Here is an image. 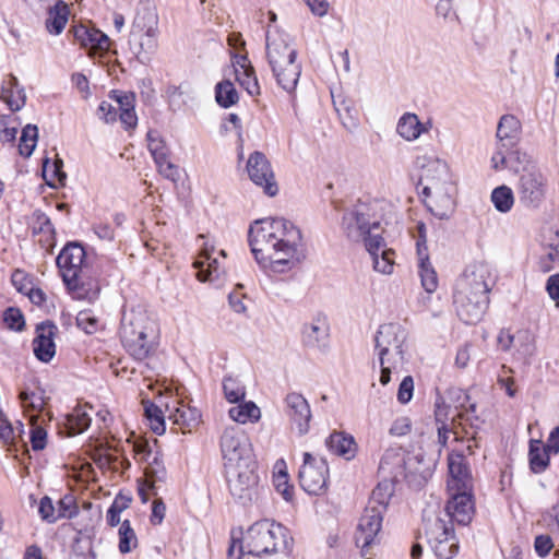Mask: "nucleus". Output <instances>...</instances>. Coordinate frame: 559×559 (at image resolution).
Masks as SVG:
<instances>
[{
    "label": "nucleus",
    "mask_w": 559,
    "mask_h": 559,
    "mask_svg": "<svg viewBox=\"0 0 559 559\" xmlns=\"http://www.w3.org/2000/svg\"><path fill=\"white\" fill-rule=\"evenodd\" d=\"M247 171L250 179L261 187L265 194L274 197L278 192L274 173L266 156L259 151L250 154L247 162Z\"/></svg>",
    "instance_id": "15"
},
{
    "label": "nucleus",
    "mask_w": 559,
    "mask_h": 559,
    "mask_svg": "<svg viewBox=\"0 0 559 559\" xmlns=\"http://www.w3.org/2000/svg\"><path fill=\"white\" fill-rule=\"evenodd\" d=\"M38 139V128L35 124H26L22 129L19 151L22 156L29 157L35 150Z\"/></svg>",
    "instance_id": "42"
},
{
    "label": "nucleus",
    "mask_w": 559,
    "mask_h": 559,
    "mask_svg": "<svg viewBox=\"0 0 559 559\" xmlns=\"http://www.w3.org/2000/svg\"><path fill=\"white\" fill-rule=\"evenodd\" d=\"M3 321L9 329L14 331H22L25 326L23 313L14 307H10L4 311Z\"/></svg>",
    "instance_id": "52"
},
{
    "label": "nucleus",
    "mask_w": 559,
    "mask_h": 559,
    "mask_svg": "<svg viewBox=\"0 0 559 559\" xmlns=\"http://www.w3.org/2000/svg\"><path fill=\"white\" fill-rule=\"evenodd\" d=\"M476 404L471 403L468 406H465L464 403H461L460 406H456L459 409L457 414L452 418L456 419V424L461 427L462 431L467 435L466 426L468 425L472 429H478L480 420L476 415Z\"/></svg>",
    "instance_id": "38"
},
{
    "label": "nucleus",
    "mask_w": 559,
    "mask_h": 559,
    "mask_svg": "<svg viewBox=\"0 0 559 559\" xmlns=\"http://www.w3.org/2000/svg\"><path fill=\"white\" fill-rule=\"evenodd\" d=\"M248 240L257 262L273 272L290 269L297 257L302 236L298 227L283 218L255 221L248 231Z\"/></svg>",
    "instance_id": "1"
},
{
    "label": "nucleus",
    "mask_w": 559,
    "mask_h": 559,
    "mask_svg": "<svg viewBox=\"0 0 559 559\" xmlns=\"http://www.w3.org/2000/svg\"><path fill=\"white\" fill-rule=\"evenodd\" d=\"M406 331L397 323L380 325L376 337V348L379 350L381 367L380 383L386 385L391 381L392 370L405 364L404 344Z\"/></svg>",
    "instance_id": "4"
},
{
    "label": "nucleus",
    "mask_w": 559,
    "mask_h": 559,
    "mask_svg": "<svg viewBox=\"0 0 559 559\" xmlns=\"http://www.w3.org/2000/svg\"><path fill=\"white\" fill-rule=\"evenodd\" d=\"M360 241H364L365 247L370 253L371 258L377 257L381 248L384 246L382 236L376 231H370Z\"/></svg>",
    "instance_id": "57"
},
{
    "label": "nucleus",
    "mask_w": 559,
    "mask_h": 559,
    "mask_svg": "<svg viewBox=\"0 0 559 559\" xmlns=\"http://www.w3.org/2000/svg\"><path fill=\"white\" fill-rule=\"evenodd\" d=\"M383 514L374 508H365L355 533V543L361 549V556L368 555L370 547L379 542Z\"/></svg>",
    "instance_id": "13"
},
{
    "label": "nucleus",
    "mask_w": 559,
    "mask_h": 559,
    "mask_svg": "<svg viewBox=\"0 0 559 559\" xmlns=\"http://www.w3.org/2000/svg\"><path fill=\"white\" fill-rule=\"evenodd\" d=\"M131 496L118 493L107 510V522L110 526H117L120 523V513L130 507Z\"/></svg>",
    "instance_id": "44"
},
{
    "label": "nucleus",
    "mask_w": 559,
    "mask_h": 559,
    "mask_svg": "<svg viewBox=\"0 0 559 559\" xmlns=\"http://www.w3.org/2000/svg\"><path fill=\"white\" fill-rule=\"evenodd\" d=\"M158 32H131L129 45L130 50L142 64L151 61L158 48Z\"/></svg>",
    "instance_id": "22"
},
{
    "label": "nucleus",
    "mask_w": 559,
    "mask_h": 559,
    "mask_svg": "<svg viewBox=\"0 0 559 559\" xmlns=\"http://www.w3.org/2000/svg\"><path fill=\"white\" fill-rule=\"evenodd\" d=\"M521 129V122L515 116L503 115L497 127V147L507 150L515 147L520 140Z\"/></svg>",
    "instance_id": "24"
},
{
    "label": "nucleus",
    "mask_w": 559,
    "mask_h": 559,
    "mask_svg": "<svg viewBox=\"0 0 559 559\" xmlns=\"http://www.w3.org/2000/svg\"><path fill=\"white\" fill-rule=\"evenodd\" d=\"M255 468V461L249 466L243 464L242 467L226 468L230 495L242 506H247L259 496V476Z\"/></svg>",
    "instance_id": "7"
},
{
    "label": "nucleus",
    "mask_w": 559,
    "mask_h": 559,
    "mask_svg": "<svg viewBox=\"0 0 559 559\" xmlns=\"http://www.w3.org/2000/svg\"><path fill=\"white\" fill-rule=\"evenodd\" d=\"M548 252L540 257L539 269L543 272H549L555 267H559V230L552 233L547 243Z\"/></svg>",
    "instance_id": "39"
},
{
    "label": "nucleus",
    "mask_w": 559,
    "mask_h": 559,
    "mask_svg": "<svg viewBox=\"0 0 559 559\" xmlns=\"http://www.w3.org/2000/svg\"><path fill=\"white\" fill-rule=\"evenodd\" d=\"M394 486L391 481L383 480L372 490L367 507L377 509V511L386 512L388 504L393 496Z\"/></svg>",
    "instance_id": "37"
},
{
    "label": "nucleus",
    "mask_w": 559,
    "mask_h": 559,
    "mask_svg": "<svg viewBox=\"0 0 559 559\" xmlns=\"http://www.w3.org/2000/svg\"><path fill=\"white\" fill-rule=\"evenodd\" d=\"M225 397L230 403L242 402L246 395L245 386L234 377H225L223 380Z\"/></svg>",
    "instance_id": "47"
},
{
    "label": "nucleus",
    "mask_w": 559,
    "mask_h": 559,
    "mask_svg": "<svg viewBox=\"0 0 559 559\" xmlns=\"http://www.w3.org/2000/svg\"><path fill=\"white\" fill-rule=\"evenodd\" d=\"M325 444L329 451L343 456L346 460H350L355 456L357 445L355 439L350 435L335 431L330 435Z\"/></svg>",
    "instance_id": "31"
},
{
    "label": "nucleus",
    "mask_w": 559,
    "mask_h": 559,
    "mask_svg": "<svg viewBox=\"0 0 559 559\" xmlns=\"http://www.w3.org/2000/svg\"><path fill=\"white\" fill-rule=\"evenodd\" d=\"M276 490L283 496L286 501L293 499V487L288 485V474L286 471H280L275 476Z\"/></svg>",
    "instance_id": "60"
},
{
    "label": "nucleus",
    "mask_w": 559,
    "mask_h": 559,
    "mask_svg": "<svg viewBox=\"0 0 559 559\" xmlns=\"http://www.w3.org/2000/svg\"><path fill=\"white\" fill-rule=\"evenodd\" d=\"M277 85L288 94H292L297 86L301 74V66L296 61L283 62L270 66Z\"/></svg>",
    "instance_id": "26"
},
{
    "label": "nucleus",
    "mask_w": 559,
    "mask_h": 559,
    "mask_svg": "<svg viewBox=\"0 0 559 559\" xmlns=\"http://www.w3.org/2000/svg\"><path fill=\"white\" fill-rule=\"evenodd\" d=\"M424 527L426 539L439 559H452L457 554L459 540L456 536L438 539V536L445 534L442 519L435 518L433 520H425Z\"/></svg>",
    "instance_id": "16"
},
{
    "label": "nucleus",
    "mask_w": 559,
    "mask_h": 559,
    "mask_svg": "<svg viewBox=\"0 0 559 559\" xmlns=\"http://www.w3.org/2000/svg\"><path fill=\"white\" fill-rule=\"evenodd\" d=\"M346 237L354 242H359L370 231L380 229V221L376 216V203L358 200L346 209L341 223Z\"/></svg>",
    "instance_id": "5"
},
{
    "label": "nucleus",
    "mask_w": 559,
    "mask_h": 559,
    "mask_svg": "<svg viewBox=\"0 0 559 559\" xmlns=\"http://www.w3.org/2000/svg\"><path fill=\"white\" fill-rule=\"evenodd\" d=\"M221 451L225 468L252 465L254 460L252 445L246 435L235 427H228L221 437Z\"/></svg>",
    "instance_id": "6"
},
{
    "label": "nucleus",
    "mask_w": 559,
    "mask_h": 559,
    "mask_svg": "<svg viewBox=\"0 0 559 559\" xmlns=\"http://www.w3.org/2000/svg\"><path fill=\"white\" fill-rule=\"evenodd\" d=\"M265 50L269 66L296 61L297 59V50L293 45V39L288 34L277 28L266 31Z\"/></svg>",
    "instance_id": "14"
},
{
    "label": "nucleus",
    "mask_w": 559,
    "mask_h": 559,
    "mask_svg": "<svg viewBox=\"0 0 559 559\" xmlns=\"http://www.w3.org/2000/svg\"><path fill=\"white\" fill-rule=\"evenodd\" d=\"M0 99L8 105L11 111H19L25 105V91L20 86L17 79L13 74H9L7 80L3 81Z\"/></svg>",
    "instance_id": "27"
},
{
    "label": "nucleus",
    "mask_w": 559,
    "mask_h": 559,
    "mask_svg": "<svg viewBox=\"0 0 559 559\" xmlns=\"http://www.w3.org/2000/svg\"><path fill=\"white\" fill-rule=\"evenodd\" d=\"M74 37L84 47L97 49L98 51H107L109 49V37L99 29L88 28L84 25L75 26Z\"/></svg>",
    "instance_id": "28"
},
{
    "label": "nucleus",
    "mask_w": 559,
    "mask_h": 559,
    "mask_svg": "<svg viewBox=\"0 0 559 559\" xmlns=\"http://www.w3.org/2000/svg\"><path fill=\"white\" fill-rule=\"evenodd\" d=\"M423 157V160H426ZM417 165L423 168L419 185L423 186L421 193L424 195L440 194L451 186L449 167L445 162L438 158H429L428 163H421V158L417 159Z\"/></svg>",
    "instance_id": "11"
},
{
    "label": "nucleus",
    "mask_w": 559,
    "mask_h": 559,
    "mask_svg": "<svg viewBox=\"0 0 559 559\" xmlns=\"http://www.w3.org/2000/svg\"><path fill=\"white\" fill-rule=\"evenodd\" d=\"M430 200L427 202L429 211L439 219H448L454 211V200L450 189L445 188L440 194L426 195Z\"/></svg>",
    "instance_id": "34"
},
{
    "label": "nucleus",
    "mask_w": 559,
    "mask_h": 559,
    "mask_svg": "<svg viewBox=\"0 0 559 559\" xmlns=\"http://www.w3.org/2000/svg\"><path fill=\"white\" fill-rule=\"evenodd\" d=\"M391 254H393L392 251L382 250L381 257H379V254L373 257L372 261L374 270L383 274H390L393 270V261L391 259Z\"/></svg>",
    "instance_id": "58"
},
{
    "label": "nucleus",
    "mask_w": 559,
    "mask_h": 559,
    "mask_svg": "<svg viewBox=\"0 0 559 559\" xmlns=\"http://www.w3.org/2000/svg\"><path fill=\"white\" fill-rule=\"evenodd\" d=\"M19 397L23 407L26 409L41 411L44 408L45 402L43 396L35 392L23 390L20 392Z\"/></svg>",
    "instance_id": "54"
},
{
    "label": "nucleus",
    "mask_w": 559,
    "mask_h": 559,
    "mask_svg": "<svg viewBox=\"0 0 559 559\" xmlns=\"http://www.w3.org/2000/svg\"><path fill=\"white\" fill-rule=\"evenodd\" d=\"M155 337V323L143 308L136 307L123 311L120 338L130 356L139 361L146 359L154 352Z\"/></svg>",
    "instance_id": "2"
},
{
    "label": "nucleus",
    "mask_w": 559,
    "mask_h": 559,
    "mask_svg": "<svg viewBox=\"0 0 559 559\" xmlns=\"http://www.w3.org/2000/svg\"><path fill=\"white\" fill-rule=\"evenodd\" d=\"M69 5L63 0H58L48 9L46 28L52 35H59L64 29L69 19Z\"/></svg>",
    "instance_id": "33"
},
{
    "label": "nucleus",
    "mask_w": 559,
    "mask_h": 559,
    "mask_svg": "<svg viewBox=\"0 0 559 559\" xmlns=\"http://www.w3.org/2000/svg\"><path fill=\"white\" fill-rule=\"evenodd\" d=\"M287 415L290 421L296 425L298 433H308L311 420V409L308 401L296 392L288 393L285 397Z\"/></svg>",
    "instance_id": "21"
},
{
    "label": "nucleus",
    "mask_w": 559,
    "mask_h": 559,
    "mask_svg": "<svg viewBox=\"0 0 559 559\" xmlns=\"http://www.w3.org/2000/svg\"><path fill=\"white\" fill-rule=\"evenodd\" d=\"M57 325L51 321H44L36 326V336L33 341V352L35 357L49 362L56 354L55 336Z\"/></svg>",
    "instance_id": "20"
},
{
    "label": "nucleus",
    "mask_w": 559,
    "mask_h": 559,
    "mask_svg": "<svg viewBox=\"0 0 559 559\" xmlns=\"http://www.w3.org/2000/svg\"><path fill=\"white\" fill-rule=\"evenodd\" d=\"M329 466L325 459H316L309 452L304 453V464L299 469V484L309 495L319 496L328 487Z\"/></svg>",
    "instance_id": "10"
},
{
    "label": "nucleus",
    "mask_w": 559,
    "mask_h": 559,
    "mask_svg": "<svg viewBox=\"0 0 559 559\" xmlns=\"http://www.w3.org/2000/svg\"><path fill=\"white\" fill-rule=\"evenodd\" d=\"M518 193L525 207H539L546 195V178L538 168H530V171L521 174Z\"/></svg>",
    "instance_id": "12"
},
{
    "label": "nucleus",
    "mask_w": 559,
    "mask_h": 559,
    "mask_svg": "<svg viewBox=\"0 0 559 559\" xmlns=\"http://www.w3.org/2000/svg\"><path fill=\"white\" fill-rule=\"evenodd\" d=\"M490 200L498 212L508 213L513 207L514 194L510 187L502 185L492 190Z\"/></svg>",
    "instance_id": "41"
},
{
    "label": "nucleus",
    "mask_w": 559,
    "mask_h": 559,
    "mask_svg": "<svg viewBox=\"0 0 559 559\" xmlns=\"http://www.w3.org/2000/svg\"><path fill=\"white\" fill-rule=\"evenodd\" d=\"M86 252L83 246L76 241L67 243L56 259L66 286L71 290L82 288L81 274Z\"/></svg>",
    "instance_id": "8"
},
{
    "label": "nucleus",
    "mask_w": 559,
    "mask_h": 559,
    "mask_svg": "<svg viewBox=\"0 0 559 559\" xmlns=\"http://www.w3.org/2000/svg\"><path fill=\"white\" fill-rule=\"evenodd\" d=\"M166 469L163 466L162 462L159 461L158 456L155 455L153 461L150 462L147 468H146V476L151 478L152 483L155 484L156 481H165L166 479Z\"/></svg>",
    "instance_id": "59"
},
{
    "label": "nucleus",
    "mask_w": 559,
    "mask_h": 559,
    "mask_svg": "<svg viewBox=\"0 0 559 559\" xmlns=\"http://www.w3.org/2000/svg\"><path fill=\"white\" fill-rule=\"evenodd\" d=\"M418 273L421 280V285L427 293H433L438 287V276L437 273L431 265V263L428 264H421L418 265Z\"/></svg>",
    "instance_id": "50"
},
{
    "label": "nucleus",
    "mask_w": 559,
    "mask_h": 559,
    "mask_svg": "<svg viewBox=\"0 0 559 559\" xmlns=\"http://www.w3.org/2000/svg\"><path fill=\"white\" fill-rule=\"evenodd\" d=\"M491 166L495 170L508 168L514 173L530 171V168H537L531 156L519 148L497 147L491 157Z\"/></svg>",
    "instance_id": "18"
},
{
    "label": "nucleus",
    "mask_w": 559,
    "mask_h": 559,
    "mask_svg": "<svg viewBox=\"0 0 559 559\" xmlns=\"http://www.w3.org/2000/svg\"><path fill=\"white\" fill-rule=\"evenodd\" d=\"M453 491L445 506L447 515L450 518L449 522L467 525L471 523L475 511L472 490Z\"/></svg>",
    "instance_id": "19"
},
{
    "label": "nucleus",
    "mask_w": 559,
    "mask_h": 559,
    "mask_svg": "<svg viewBox=\"0 0 559 559\" xmlns=\"http://www.w3.org/2000/svg\"><path fill=\"white\" fill-rule=\"evenodd\" d=\"M414 392V380L411 376H406L400 383L397 390V401L401 404L408 403L413 397Z\"/></svg>",
    "instance_id": "62"
},
{
    "label": "nucleus",
    "mask_w": 559,
    "mask_h": 559,
    "mask_svg": "<svg viewBox=\"0 0 559 559\" xmlns=\"http://www.w3.org/2000/svg\"><path fill=\"white\" fill-rule=\"evenodd\" d=\"M215 99L223 108H229L238 103L239 96L234 83L223 80L215 86Z\"/></svg>",
    "instance_id": "40"
},
{
    "label": "nucleus",
    "mask_w": 559,
    "mask_h": 559,
    "mask_svg": "<svg viewBox=\"0 0 559 559\" xmlns=\"http://www.w3.org/2000/svg\"><path fill=\"white\" fill-rule=\"evenodd\" d=\"M229 411V417L239 424H246L248 421L255 423L261 417V411L254 402H242L236 403Z\"/></svg>",
    "instance_id": "36"
},
{
    "label": "nucleus",
    "mask_w": 559,
    "mask_h": 559,
    "mask_svg": "<svg viewBox=\"0 0 559 559\" xmlns=\"http://www.w3.org/2000/svg\"><path fill=\"white\" fill-rule=\"evenodd\" d=\"M193 266L198 269V277L200 281H212L218 278L221 274L219 264L216 259L206 257L205 260H197Z\"/></svg>",
    "instance_id": "43"
},
{
    "label": "nucleus",
    "mask_w": 559,
    "mask_h": 559,
    "mask_svg": "<svg viewBox=\"0 0 559 559\" xmlns=\"http://www.w3.org/2000/svg\"><path fill=\"white\" fill-rule=\"evenodd\" d=\"M550 453L555 452L552 449H549V438L546 444H543L539 440H531L528 450L531 471L535 474L544 472L549 465Z\"/></svg>",
    "instance_id": "30"
},
{
    "label": "nucleus",
    "mask_w": 559,
    "mask_h": 559,
    "mask_svg": "<svg viewBox=\"0 0 559 559\" xmlns=\"http://www.w3.org/2000/svg\"><path fill=\"white\" fill-rule=\"evenodd\" d=\"M248 555L243 537L237 538L234 533L231 534L230 545L227 550L228 559H241L242 556Z\"/></svg>",
    "instance_id": "64"
},
{
    "label": "nucleus",
    "mask_w": 559,
    "mask_h": 559,
    "mask_svg": "<svg viewBox=\"0 0 559 559\" xmlns=\"http://www.w3.org/2000/svg\"><path fill=\"white\" fill-rule=\"evenodd\" d=\"M155 164L157 166L158 173L163 177L171 181H177L179 178L178 167L169 160V156L163 158V160H157Z\"/></svg>",
    "instance_id": "61"
},
{
    "label": "nucleus",
    "mask_w": 559,
    "mask_h": 559,
    "mask_svg": "<svg viewBox=\"0 0 559 559\" xmlns=\"http://www.w3.org/2000/svg\"><path fill=\"white\" fill-rule=\"evenodd\" d=\"M201 414L197 408L186 406H175L173 411L169 409L168 419L174 425L180 427L182 433L190 432L192 428L197 427L200 423Z\"/></svg>",
    "instance_id": "29"
},
{
    "label": "nucleus",
    "mask_w": 559,
    "mask_h": 559,
    "mask_svg": "<svg viewBox=\"0 0 559 559\" xmlns=\"http://www.w3.org/2000/svg\"><path fill=\"white\" fill-rule=\"evenodd\" d=\"M62 160L57 159L52 164H50V159L46 157L43 162V174L46 182L50 187H55L52 180H58L62 182L66 179V174L62 171Z\"/></svg>",
    "instance_id": "48"
},
{
    "label": "nucleus",
    "mask_w": 559,
    "mask_h": 559,
    "mask_svg": "<svg viewBox=\"0 0 559 559\" xmlns=\"http://www.w3.org/2000/svg\"><path fill=\"white\" fill-rule=\"evenodd\" d=\"M147 139V148L156 163L157 160H163V158L169 156L168 147L165 141L159 136L157 131L150 130L146 134Z\"/></svg>",
    "instance_id": "45"
},
{
    "label": "nucleus",
    "mask_w": 559,
    "mask_h": 559,
    "mask_svg": "<svg viewBox=\"0 0 559 559\" xmlns=\"http://www.w3.org/2000/svg\"><path fill=\"white\" fill-rule=\"evenodd\" d=\"M97 319L86 311H81L76 317L78 326L87 334H92L97 330Z\"/></svg>",
    "instance_id": "63"
},
{
    "label": "nucleus",
    "mask_w": 559,
    "mask_h": 559,
    "mask_svg": "<svg viewBox=\"0 0 559 559\" xmlns=\"http://www.w3.org/2000/svg\"><path fill=\"white\" fill-rule=\"evenodd\" d=\"M330 335V326L325 318H314L302 328V344L309 348H325Z\"/></svg>",
    "instance_id": "25"
},
{
    "label": "nucleus",
    "mask_w": 559,
    "mask_h": 559,
    "mask_svg": "<svg viewBox=\"0 0 559 559\" xmlns=\"http://www.w3.org/2000/svg\"><path fill=\"white\" fill-rule=\"evenodd\" d=\"M136 536L131 527L130 521L124 520L119 528V550L121 554H128L131 551V543L136 544Z\"/></svg>",
    "instance_id": "49"
},
{
    "label": "nucleus",
    "mask_w": 559,
    "mask_h": 559,
    "mask_svg": "<svg viewBox=\"0 0 559 559\" xmlns=\"http://www.w3.org/2000/svg\"><path fill=\"white\" fill-rule=\"evenodd\" d=\"M242 537L248 555L255 557L285 551L293 543L284 525L267 519L253 523Z\"/></svg>",
    "instance_id": "3"
},
{
    "label": "nucleus",
    "mask_w": 559,
    "mask_h": 559,
    "mask_svg": "<svg viewBox=\"0 0 559 559\" xmlns=\"http://www.w3.org/2000/svg\"><path fill=\"white\" fill-rule=\"evenodd\" d=\"M131 32H158V14L156 8L148 3L139 8L133 20Z\"/></svg>",
    "instance_id": "32"
},
{
    "label": "nucleus",
    "mask_w": 559,
    "mask_h": 559,
    "mask_svg": "<svg viewBox=\"0 0 559 559\" xmlns=\"http://www.w3.org/2000/svg\"><path fill=\"white\" fill-rule=\"evenodd\" d=\"M495 284L489 267L483 263L467 266L455 282L454 288H459L461 300L473 292L478 298H489V293Z\"/></svg>",
    "instance_id": "9"
},
{
    "label": "nucleus",
    "mask_w": 559,
    "mask_h": 559,
    "mask_svg": "<svg viewBox=\"0 0 559 559\" xmlns=\"http://www.w3.org/2000/svg\"><path fill=\"white\" fill-rule=\"evenodd\" d=\"M453 304L457 317L466 324H475L481 320L489 306V298L480 299L478 294H467L464 300H461L459 288H454Z\"/></svg>",
    "instance_id": "17"
},
{
    "label": "nucleus",
    "mask_w": 559,
    "mask_h": 559,
    "mask_svg": "<svg viewBox=\"0 0 559 559\" xmlns=\"http://www.w3.org/2000/svg\"><path fill=\"white\" fill-rule=\"evenodd\" d=\"M235 75L237 82L248 92L249 95L254 96L260 94V86L254 68H247L243 71L236 68Z\"/></svg>",
    "instance_id": "46"
},
{
    "label": "nucleus",
    "mask_w": 559,
    "mask_h": 559,
    "mask_svg": "<svg viewBox=\"0 0 559 559\" xmlns=\"http://www.w3.org/2000/svg\"><path fill=\"white\" fill-rule=\"evenodd\" d=\"M38 512L40 518L48 523H55L58 521L56 507L53 506L52 500L47 496L40 499Z\"/></svg>",
    "instance_id": "56"
},
{
    "label": "nucleus",
    "mask_w": 559,
    "mask_h": 559,
    "mask_svg": "<svg viewBox=\"0 0 559 559\" xmlns=\"http://www.w3.org/2000/svg\"><path fill=\"white\" fill-rule=\"evenodd\" d=\"M449 473L452 480L449 483L450 490H472L473 481L468 464L462 454H451L448 459Z\"/></svg>",
    "instance_id": "23"
},
{
    "label": "nucleus",
    "mask_w": 559,
    "mask_h": 559,
    "mask_svg": "<svg viewBox=\"0 0 559 559\" xmlns=\"http://www.w3.org/2000/svg\"><path fill=\"white\" fill-rule=\"evenodd\" d=\"M460 429H461V427L456 424V419L455 418L451 419V425H449L447 423H443L442 425H439L438 428H437V430H438V442L442 447L447 445L448 435L450 432H452L455 436L456 440H460L461 438H463V436H461Z\"/></svg>",
    "instance_id": "55"
},
{
    "label": "nucleus",
    "mask_w": 559,
    "mask_h": 559,
    "mask_svg": "<svg viewBox=\"0 0 559 559\" xmlns=\"http://www.w3.org/2000/svg\"><path fill=\"white\" fill-rule=\"evenodd\" d=\"M58 520L59 519H72L78 514V508L75 506L74 499L72 496L67 495L58 501V507L56 508Z\"/></svg>",
    "instance_id": "53"
},
{
    "label": "nucleus",
    "mask_w": 559,
    "mask_h": 559,
    "mask_svg": "<svg viewBox=\"0 0 559 559\" xmlns=\"http://www.w3.org/2000/svg\"><path fill=\"white\" fill-rule=\"evenodd\" d=\"M425 131L424 126L419 121L417 115L404 114L396 126V132L406 141H414Z\"/></svg>",
    "instance_id": "35"
},
{
    "label": "nucleus",
    "mask_w": 559,
    "mask_h": 559,
    "mask_svg": "<svg viewBox=\"0 0 559 559\" xmlns=\"http://www.w3.org/2000/svg\"><path fill=\"white\" fill-rule=\"evenodd\" d=\"M69 429L72 435L85 431L91 425V418L86 413L78 412L68 415Z\"/></svg>",
    "instance_id": "51"
}]
</instances>
